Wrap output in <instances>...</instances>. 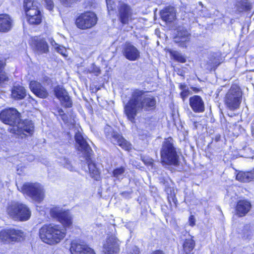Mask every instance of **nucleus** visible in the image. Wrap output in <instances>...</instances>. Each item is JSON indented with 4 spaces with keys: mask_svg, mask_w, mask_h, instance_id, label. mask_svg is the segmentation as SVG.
<instances>
[{
    "mask_svg": "<svg viewBox=\"0 0 254 254\" xmlns=\"http://www.w3.org/2000/svg\"><path fill=\"white\" fill-rule=\"evenodd\" d=\"M50 215L63 225L54 224L44 225L39 229V234L43 242L53 245L60 243L65 237V228L71 226L72 217L69 211L63 210L60 207L52 208Z\"/></svg>",
    "mask_w": 254,
    "mask_h": 254,
    "instance_id": "nucleus-1",
    "label": "nucleus"
},
{
    "mask_svg": "<svg viewBox=\"0 0 254 254\" xmlns=\"http://www.w3.org/2000/svg\"><path fill=\"white\" fill-rule=\"evenodd\" d=\"M74 137L76 143L78 144V150L81 151L83 156V159H81V161H85L87 164L91 177L95 180H99L100 172L91 159V156L93 151L91 147L80 132H76Z\"/></svg>",
    "mask_w": 254,
    "mask_h": 254,
    "instance_id": "nucleus-2",
    "label": "nucleus"
},
{
    "mask_svg": "<svg viewBox=\"0 0 254 254\" xmlns=\"http://www.w3.org/2000/svg\"><path fill=\"white\" fill-rule=\"evenodd\" d=\"M161 163L163 166L180 165L179 155L173 139L169 137L165 139L160 149Z\"/></svg>",
    "mask_w": 254,
    "mask_h": 254,
    "instance_id": "nucleus-3",
    "label": "nucleus"
},
{
    "mask_svg": "<svg viewBox=\"0 0 254 254\" xmlns=\"http://www.w3.org/2000/svg\"><path fill=\"white\" fill-rule=\"evenodd\" d=\"M146 93L143 90L134 89L132 90L131 97L125 106V112L128 119L133 122Z\"/></svg>",
    "mask_w": 254,
    "mask_h": 254,
    "instance_id": "nucleus-4",
    "label": "nucleus"
},
{
    "mask_svg": "<svg viewBox=\"0 0 254 254\" xmlns=\"http://www.w3.org/2000/svg\"><path fill=\"white\" fill-rule=\"evenodd\" d=\"M6 211L7 215L12 219L24 221L28 220L31 216V211L25 204L13 201L8 203Z\"/></svg>",
    "mask_w": 254,
    "mask_h": 254,
    "instance_id": "nucleus-5",
    "label": "nucleus"
},
{
    "mask_svg": "<svg viewBox=\"0 0 254 254\" xmlns=\"http://www.w3.org/2000/svg\"><path fill=\"white\" fill-rule=\"evenodd\" d=\"M242 99V92L236 85L231 86L226 93L224 103L227 108L234 111L239 108Z\"/></svg>",
    "mask_w": 254,
    "mask_h": 254,
    "instance_id": "nucleus-6",
    "label": "nucleus"
},
{
    "mask_svg": "<svg viewBox=\"0 0 254 254\" xmlns=\"http://www.w3.org/2000/svg\"><path fill=\"white\" fill-rule=\"evenodd\" d=\"M19 190L23 193L26 194L33 200L40 202L44 197V191L43 186L39 183H26L21 187Z\"/></svg>",
    "mask_w": 254,
    "mask_h": 254,
    "instance_id": "nucleus-7",
    "label": "nucleus"
},
{
    "mask_svg": "<svg viewBox=\"0 0 254 254\" xmlns=\"http://www.w3.org/2000/svg\"><path fill=\"white\" fill-rule=\"evenodd\" d=\"M34 129V124L31 120L28 119L19 121V123L14 127H9L8 130L16 135L19 138H25L28 135L33 133Z\"/></svg>",
    "mask_w": 254,
    "mask_h": 254,
    "instance_id": "nucleus-8",
    "label": "nucleus"
},
{
    "mask_svg": "<svg viewBox=\"0 0 254 254\" xmlns=\"http://www.w3.org/2000/svg\"><path fill=\"white\" fill-rule=\"evenodd\" d=\"M21 114L15 108H9L2 110L0 113V120L9 127H14L21 121Z\"/></svg>",
    "mask_w": 254,
    "mask_h": 254,
    "instance_id": "nucleus-9",
    "label": "nucleus"
},
{
    "mask_svg": "<svg viewBox=\"0 0 254 254\" xmlns=\"http://www.w3.org/2000/svg\"><path fill=\"white\" fill-rule=\"evenodd\" d=\"M23 232L13 228L3 229L0 232V240L4 244L18 242L23 239Z\"/></svg>",
    "mask_w": 254,
    "mask_h": 254,
    "instance_id": "nucleus-10",
    "label": "nucleus"
},
{
    "mask_svg": "<svg viewBox=\"0 0 254 254\" xmlns=\"http://www.w3.org/2000/svg\"><path fill=\"white\" fill-rule=\"evenodd\" d=\"M104 132L106 137L114 144L118 145L125 150L130 148V144L122 135L114 131L111 127L107 126L105 127Z\"/></svg>",
    "mask_w": 254,
    "mask_h": 254,
    "instance_id": "nucleus-11",
    "label": "nucleus"
},
{
    "mask_svg": "<svg viewBox=\"0 0 254 254\" xmlns=\"http://www.w3.org/2000/svg\"><path fill=\"white\" fill-rule=\"evenodd\" d=\"M97 18L92 12H86L81 14L76 19V24L80 29H86L94 26L97 23Z\"/></svg>",
    "mask_w": 254,
    "mask_h": 254,
    "instance_id": "nucleus-12",
    "label": "nucleus"
},
{
    "mask_svg": "<svg viewBox=\"0 0 254 254\" xmlns=\"http://www.w3.org/2000/svg\"><path fill=\"white\" fill-rule=\"evenodd\" d=\"M118 20L123 25H127L132 19V10L130 6L121 3L118 7Z\"/></svg>",
    "mask_w": 254,
    "mask_h": 254,
    "instance_id": "nucleus-13",
    "label": "nucleus"
},
{
    "mask_svg": "<svg viewBox=\"0 0 254 254\" xmlns=\"http://www.w3.org/2000/svg\"><path fill=\"white\" fill-rule=\"evenodd\" d=\"M104 254H118L120 252V241L115 236H109L103 245Z\"/></svg>",
    "mask_w": 254,
    "mask_h": 254,
    "instance_id": "nucleus-14",
    "label": "nucleus"
},
{
    "mask_svg": "<svg viewBox=\"0 0 254 254\" xmlns=\"http://www.w3.org/2000/svg\"><path fill=\"white\" fill-rule=\"evenodd\" d=\"M122 53L124 56L129 61H134L140 57L138 50L128 42H126L124 45Z\"/></svg>",
    "mask_w": 254,
    "mask_h": 254,
    "instance_id": "nucleus-15",
    "label": "nucleus"
},
{
    "mask_svg": "<svg viewBox=\"0 0 254 254\" xmlns=\"http://www.w3.org/2000/svg\"><path fill=\"white\" fill-rule=\"evenodd\" d=\"M71 254H95L94 250L84 243L73 241L71 243Z\"/></svg>",
    "mask_w": 254,
    "mask_h": 254,
    "instance_id": "nucleus-16",
    "label": "nucleus"
},
{
    "mask_svg": "<svg viewBox=\"0 0 254 254\" xmlns=\"http://www.w3.org/2000/svg\"><path fill=\"white\" fill-rule=\"evenodd\" d=\"M190 38V33L183 26H179L177 29V34L174 38V42L179 43L182 47H186V42H188Z\"/></svg>",
    "mask_w": 254,
    "mask_h": 254,
    "instance_id": "nucleus-17",
    "label": "nucleus"
},
{
    "mask_svg": "<svg viewBox=\"0 0 254 254\" xmlns=\"http://www.w3.org/2000/svg\"><path fill=\"white\" fill-rule=\"evenodd\" d=\"M252 207L251 202L249 200L240 199L236 206V214L240 217H244L251 210Z\"/></svg>",
    "mask_w": 254,
    "mask_h": 254,
    "instance_id": "nucleus-18",
    "label": "nucleus"
},
{
    "mask_svg": "<svg viewBox=\"0 0 254 254\" xmlns=\"http://www.w3.org/2000/svg\"><path fill=\"white\" fill-rule=\"evenodd\" d=\"M29 87L32 92L39 98H46L49 95L48 91L40 82L31 81Z\"/></svg>",
    "mask_w": 254,
    "mask_h": 254,
    "instance_id": "nucleus-19",
    "label": "nucleus"
},
{
    "mask_svg": "<svg viewBox=\"0 0 254 254\" xmlns=\"http://www.w3.org/2000/svg\"><path fill=\"white\" fill-rule=\"evenodd\" d=\"M190 107L195 113H202L204 111V103L202 98L198 95H193L189 99Z\"/></svg>",
    "mask_w": 254,
    "mask_h": 254,
    "instance_id": "nucleus-20",
    "label": "nucleus"
},
{
    "mask_svg": "<svg viewBox=\"0 0 254 254\" xmlns=\"http://www.w3.org/2000/svg\"><path fill=\"white\" fill-rule=\"evenodd\" d=\"M34 50L39 54H46L49 52V46L43 38H34L32 43Z\"/></svg>",
    "mask_w": 254,
    "mask_h": 254,
    "instance_id": "nucleus-21",
    "label": "nucleus"
},
{
    "mask_svg": "<svg viewBox=\"0 0 254 254\" xmlns=\"http://www.w3.org/2000/svg\"><path fill=\"white\" fill-rule=\"evenodd\" d=\"M156 101L154 97L149 95H145L142 101L139 111L144 110L145 111H149L155 109Z\"/></svg>",
    "mask_w": 254,
    "mask_h": 254,
    "instance_id": "nucleus-22",
    "label": "nucleus"
},
{
    "mask_svg": "<svg viewBox=\"0 0 254 254\" xmlns=\"http://www.w3.org/2000/svg\"><path fill=\"white\" fill-rule=\"evenodd\" d=\"M160 16L166 22H172L176 19V11L173 6H168L160 11Z\"/></svg>",
    "mask_w": 254,
    "mask_h": 254,
    "instance_id": "nucleus-23",
    "label": "nucleus"
},
{
    "mask_svg": "<svg viewBox=\"0 0 254 254\" xmlns=\"http://www.w3.org/2000/svg\"><path fill=\"white\" fill-rule=\"evenodd\" d=\"M28 21L29 24L32 25H38L42 21V14L39 9L31 10L27 11L26 14Z\"/></svg>",
    "mask_w": 254,
    "mask_h": 254,
    "instance_id": "nucleus-24",
    "label": "nucleus"
},
{
    "mask_svg": "<svg viewBox=\"0 0 254 254\" xmlns=\"http://www.w3.org/2000/svg\"><path fill=\"white\" fill-rule=\"evenodd\" d=\"M12 27V20L8 14H0V32H6Z\"/></svg>",
    "mask_w": 254,
    "mask_h": 254,
    "instance_id": "nucleus-25",
    "label": "nucleus"
},
{
    "mask_svg": "<svg viewBox=\"0 0 254 254\" xmlns=\"http://www.w3.org/2000/svg\"><path fill=\"white\" fill-rule=\"evenodd\" d=\"M195 246V242L193 239V237L189 236V237L185 239L183 243V251L185 254H193V250Z\"/></svg>",
    "mask_w": 254,
    "mask_h": 254,
    "instance_id": "nucleus-26",
    "label": "nucleus"
},
{
    "mask_svg": "<svg viewBox=\"0 0 254 254\" xmlns=\"http://www.w3.org/2000/svg\"><path fill=\"white\" fill-rule=\"evenodd\" d=\"M26 95V90L23 86L15 85L13 87L11 90L12 98L17 100H21L24 98Z\"/></svg>",
    "mask_w": 254,
    "mask_h": 254,
    "instance_id": "nucleus-27",
    "label": "nucleus"
},
{
    "mask_svg": "<svg viewBox=\"0 0 254 254\" xmlns=\"http://www.w3.org/2000/svg\"><path fill=\"white\" fill-rule=\"evenodd\" d=\"M236 179L242 182H249L254 179V169L250 172H240L236 176Z\"/></svg>",
    "mask_w": 254,
    "mask_h": 254,
    "instance_id": "nucleus-28",
    "label": "nucleus"
},
{
    "mask_svg": "<svg viewBox=\"0 0 254 254\" xmlns=\"http://www.w3.org/2000/svg\"><path fill=\"white\" fill-rule=\"evenodd\" d=\"M236 6L239 12L248 11L252 8V5L248 0H237Z\"/></svg>",
    "mask_w": 254,
    "mask_h": 254,
    "instance_id": "nucleus-29",
    "label": "nucleus"
},
{
    "mask_svg": "<svg viewBox=\"0 0 254 254\" xmlns=\"http://www.w3.org/2000/svg\"><path fill=\"white\" fill-rule=\"evenodd\" d=\"M38 5L39 3L33 0H24L23 7L26 14H27V11L29 10L39 9Z\"/></svg>",
    "mask_w": 254,
    "mask_h": 254,
    "instance_id": "nucleus-30",
    "label": "nucleus"
},
{
    "mask_svg": "<svg viewBox=\"0 0 254 254\" xmlns=\"http://www.w3.org/2000/svg\"><path fill=\"white\" fill-rule=\"evenodd\" d=\"M54 91L56 97L60 100L68 94L66 90L61 85L56 86Z\"/></svg>",
    "mask_w": 254,
    "mask_h": 254,
    "instance_id": "nucleus-31",
    "label": "nucleus"
},
{
    "mask_svg": "<svg viewBox=\"0 0 254 254\" xmlns=\"http://www.w3.org/2000/svg\"><path fill=\"white\" fill-rule=\"evenodd\" d=\"M243 238L245 240H250L253 236V228L249 225H246L242 232Z\"/></svg>",
    "mask_w": 254,
    "mask_h": 254,
    "instance_id": "nucleus-32",
    "label": "nucleus"
},
{
    "mask_svg": "<svg viewBox=\"0 0 254 254\" xmlns=\"http://www.w3.org/2000/svg\"><path fill=\"white\" fill-rule=\"evenodd\" d=\"M219 58V55L217 53H212L210 55L208 63L210 64L212 67H216L220 64Z\"/></svg>",
    "mask_w": 254,
    "mask_h": 254,
    "instance_id": "nucleus-33",
    "label": "nucleus"
},
{
    "mask_svg": "<svg viewBox=\"0 0 254 254\" xmlns=\"http://www.w3.org/2000/svg\"><path fill=\"white\" fill-rule=\"evenodd\" d=\"M59 162L70 171H75V167L72 165L71 161L67 158L64 156L61 157L59 158Z\"/></svg>",
    "mask_w": 254,
    "mask_h": 254,
    "instance_id": "nucleus-34",
    "label": "nucleus"
},
{
    "mask_svg": "<svg viewBox=\"0 0 254 254\" xmlns=\"http://www.w3.org/2000/svg\"><path fill=\"white\" fill-rule=\"evenodd\" d=\"M125 170V168L123 166L117 168L113 171V176L118 180H122L124 178Z\"/></svg>",
    "mask_w": 254,
    "mask_h": 254,
    "instance_id": "nucleus-35",
    "label": "nucleus"
},
{
    "mask_svg": "<svg viewBox=\"0 0 254 254\" xmlns=\"http://www.w3.org/2000/svg\"><path fill=\"white\" fill-rule=\"evenodd\" d=\"M60 101L62 105L65 108H70L72 107V102L68 94L62 98Z\"/></svg>",
    "mask_w": 254,
    "mask_h": 254,
    "instance_id": "nucleus-36",
    "label": "nucleus"
},
{
    "mask_svg": "<svg viewBox=\"0 0 254 254\" xmlns=\"http://www.w3.org/2000/svg\"><path fill=\"white\" fill-rule=\"evenodd\" d=\"M171 55L174 59L180 63H185L186 62V58L182 54L177 51H173L171 52Z\"/></svg>",
    "mask_w": 254,
    "mask_h": 254,
    "instance_id": "nucleus-37",
    "label": "nucleus"
},
{
    "mask_svg": "<svg viewBox=\"0 0 254 254\" xmlns=\"http://www.w3.org/2000/svg\"><path fill=\"white\" fill-rule=\"evenodd\" d=\"M88 72L89 73H93L96 75H98L100 73V69L94 64H92L91 66L88 68Z\"/></svg>",
    "mask_w": 254,
    "mask_h": 254,
    "instance_id": "nucleus-38",
    "label": "nucleus"
},
{
    "mask_svg": "<svg viewBox=\"0 0 254 254\" xmlns=\"http://www.w3.org/2000/svg\"><path fill=\"white\" fill-rule=\"evenodd\" d=\"M55 49L58 53L61 54L64 57L66 58L67 57V51L64 47L58 46L55 47Z\"/></svg>",
    "mask_w": 254,
    "mask_h": 254,
    "instance_id": "nucleus-39",
    "label": "nucleus"
},
{
    "mask_svg": "<svg viewBox=\"0 0 254 254\" xmlns=\"http://www.w3.org/2000/svg\"><path fill=\"white\" fill-rule=\"evenodd\" d=\"M79 0H60L61 2L65 6L70 7Z\"/></svg>",
    "mask_w": 254,
    "mask_h": 254,
    "instance_id": "nucleus-40",
    "label": "nucleus"
},
{
    "mask_svg": "<svg viewBox=\"0 0 254 254\" xmlns=\"http://www.w3.org/2000/svg\"><path fill=\"white\" fill-rule=\"evenodd\" d=\"M41 81L45 85H50L52 84V80L50 77L47 75H43L41 79Z\"/></svg>",
    "mask_w": 254,
    "mask_h": 254,
    "instance_id": "nucleus-41",
    "label": "nucleus"
},
{
    "mask_svg": "<svg viewBox=\"0 0 254 254\" xmlns=\"http://www.w3.org/2000/svg\"><path fill=\"white\" fill-rule=\"evenodd\" d=\"M46 7L49 10H52L54 7V3L52 0H44Z\"/></svg>",
    "mask_w": 254,
    "mask_h": 254,
    "instance_id": "nucleus-42",
    "label": "nucleus"
},
{
    "mask_svg": "<svg viewBox=\"0 0 254 254\" xmlns=\"http://www.w3.org/2000/svg\"><path fill=\"white\" fill-rule=\"evenodd\" d=\"M8 80V77L5 72L1 71L0 72V84Z\"/></svg>",
    "mask_w": 254,
    "mask_h": 254,
    "instance_id": "nucleus-43",
    "label": "nucleus"
},
{
    "mask_svg": "<svg viewBox=\"0 0 254 254\" xmlns=\"http://www.w3.org/2000/svg\"><path fill=\"white\" fill-rule=\"evenodd\" d=\"M190 93V91H189V90L182 91L181 92L180 95L184 101L187 98V97L189 96Z\"/></svg>",
    "mask_w": 254,
    "mask_h": 254,
    "instance_id": "nucleus-44",
    "label": "nucleus"
},
{
    "mask_svg": "<svg viewBox=\"0 0 254 254\" xmlns=\"http://www.w3.org/2000/svg\"><path fill=\"white\" fill-rule=\"evenodd\" d=\"M189 223H190V225L191 226H193L195 225V219L193 216H190V217Z\"/></svg>",
    "mask_w": 254,
    "mask_h": 254,
    "instance_id": "nucleus-45",
    "label": "nucleus"
},
{
    "mask_svg": "<svg viewBox=\"0 0 254 254\" xmlns=\"http://www.w3.org/2000/svg\"><path fill=\"white\" fill-rule=\"evenodd\" d=\"M61 118L62 120L64 122H67L68 121V117L65 114H61Z\"/></svg>",
    "mask_w": 254,
    "mask_h": 254,
    "instance_id": "nucleus-46",
    "label": "nucleus"
},
{
    "mask_svg": "<svg viewBox=\"0 0 254 254\" xmlns=\"http://www.w3.org/2000/svg\"><path fill=\"white\" fill-rule=\"evenodd\" d=\"M160 183L166 187L168 185V182L165 180L164 178H161L160 179Z\"/></svg>",
    "mask_w": 254,
    "mask_h": 254,
    "instance_id": "nucleus-47",
    "label": "nucleus"
},
{
    "mask_svg": "<svg viewBox=\"0 0 254 254\" xmlns=\"http://www.w3.org/2000/svg\"><path fill=\"white\" fill-rule=\"evenodd\" d=\"M179 88L182 91L189 90V89L187 88V85L185 84H181L179 86Z\"/></svg>",
    "mask_w": 254,
    "mask_h": 254,
    "instance_id": "nucleus-48",
    "label": "nucleus"
},
{
    "mask_svg": "<svg viewBox=\"0 0 254 254\" xmlns=\"http://www.w3.org/2000/svg\"><path fill=\"white\" fill-rule=\"evenodd\" d=\"M50 42L51 44L53 47H54L55 48V47H57V46H58V44L56 43V42L55 41V40H54V39H50Z\"/></svg>",
    "mask_w": 254,
    "mask_h": 254,
    "instance_id": "nucleus-49",
    "label": "nucleus"
},
{
    "mask_svg": "<svg viewBox=\"0 0 254 254\" xmlns=\"http://www.w3.org/2000/svg\"><path fill=\"white\" fill-rule=\"evenodd\" d=\"M121 194L123 196L127 197V196H129L130 194V192H128V191H123Z\"/></svg>",
    "mask_w": 254,
    "mask_h": 254,
    "instance_id": "nucleus-50",
    "label": "nucleus"
},
{
    "mask_svg": "<svg viewBox=\"0 0 254 254\" xmlns=\"http://www.w3.org/2000/svg\"><path fill=\"white\" fill-rule=\"evenodd\" d=\"M139 250L137 248L135 247L133 249V252L131 253L130 254H140Z\"/></svg>",
    "mask_w": 254,
    "mask_h": 254,
    "instance_id": "nucleus-51",
    "label": "nucleus"
},
{
    "mask_svg": "<svg viewBox=\"0 0 254 254\" xmlns=\"http://www.w3.org/2000/svg\"><path fill=\"white\" fill-rule=\"evenodd\" d=\"M151 254H164L163 252L161 250H156L153 252Z\"/></svg>",
    "mask_w": 254,
    "mask_h": 254,
    "instance_id": "nucleus-52",
    "label": "nucleus"
},
{
    "mask_svg": "<svg viewBox=\"0 0 254 254\" xmlns=\"http://www.w3.org/2000/svg\"><path fill=\"white\" fill-rule=\"evenodd\" d=\"M58 113L59 114V116H61V114H64L62 109H60L58 110Z\"/></svg>",
    "mask_w": 254,
    "mask_h": 254,
    "instance_id": "nucleus-53",
    "label": "nucleus"
},
{
    "mask_svg": "<svg viewBox=\"0 0 254 254\" xmlns=\"http://www.w3.org/2000/svg\"><path fill=\"white\" fill-rule=\"evenodd\" d=\"M4 63L2 61L0 60V69H1L2 67L4 66Z\"/></svg>",
    "mask_w": 254,
    "mask_h": 254,
    "instance_id": "nucleus-54",
    "label": "nucleus"
},
{
    "mask_svg": "<svg viewBox=\"0 0 254 254\" xmlns=\"http://www.w3.org/2000/svg\"><path fill=\"white\" fill-rule=\"evenodd\" d=\"M196 124H197V123H196V122H193V125H194V127H195V128H196V127H197Z\"/></svg>",
    "mask_w": 254,
    "mask_h": 254,
    "instance_id": "nucleus-55",
    "label": "nucleus"
}]
</instances>
